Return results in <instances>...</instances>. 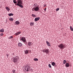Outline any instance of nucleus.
<instances>
[{"mask_svg": "<svg viewBox=\"0 0 73 73\" xmlns=\"http://www.w3.org/2000/svg\"><path fill=\"white\" fill-rule=\"evenodd\" d=\"M23 4V1L21 0H18L17 1V4L16 5L18 6H19L21 7L22 8H23V6L22 5Z\"/></svg>", "mask_w": 73, "mask_h": 73, "instance_id": "nucleus-1", "label": "nucleus"}, {"mask_svg": "<svg viewBox=\"0 0 73 73\" xmlns=\"http://www.w3.org/2000/svg\"><path fill=\"white\" fill-rule=\"evenodd\" d=\"M13 59V62H14V63H16L17 62V61L19 60V57L18 56H15L14 57Z\"/></svg>", "mask_w": 73, "mask_h": 73, "instance_id": "nucleus-2", "label": "nucleus"}, {"mask_svg": "<svg viewBox=\"0 0 73 73\" xmlns=\"http://www.w3.org/2000/svg\"><path fill=\"white\" fill-rule=\"evenodd\" d=\"M20 40L22 41L24 43L25 45L27 44V40L25 37H23L20 38Z\"/></svg>", "mask_w": 73, "mask_h": 73, "instance_id": "nucleus-3", "label": "nucleus"}, {"mask_svg": "<svg viewBox=\"0 0 73 73\" xmlns=\"http://www.w3.org/2000/svg\"><path fill=\"white\" fill-rule=\"evenodd\" d=\"M58 46L59 48H60L61 49H64V48H65V46L63 43L60 44L58 45Z\"/></svg>", "mask_w": 73, "mask_h": 73, "instance_id": "nucleus-4", "label": "nucleus"}, {"mask_svg": "<svg viewBox=\"0 0 73 73\" xmlns=\"http://www.w3.org/2000/svg\"><path fill=\"white\" fill-rule=\"evenodd\" d=\"M39 10V7H34L32 9V11H36L37 12Z\"/></svg>", "mask_w": 73, "mask_h": 73, "instance_id": "nucleus-5", "label": "nucleus"}, {"mask_svg": "<svg viewBox=\"0 0 73 73\" xmlns=\"http://www.w3.org/2000/svg\"><path fill=\"white\" fill-rule=\"evenodd\" d=\"M43 52L46 53V54H48L49 52V50L48 48L44 49L43 50Z\"/></svg>", "mask_w": 73, "mask_h": 73, "instance_id": "nucleus-6", "label": "nucleus"}, {"mask_svg": "<svg viewBox=\"0 0 73 73\" xmlns=\"http://www.w3.org/2000/svg\"><path fill=\"white\" fill-rule=\"evenodd\" d=\"M29 68H30V66L29 65L26 66L25 68V69L26 71H29Z\"/></svg>", "mask_w": 73, "mask_h": 73, "instance_id": "nucleus-7", "label": "nucleus"}, {"mask_svg": "<svg viewBox=\"0 0 73 73\" xmlns=\"http://www.w3.org/2000/svg\"><path fill=\"white\" fill-rule=\"evenodd\" d=\"M65 66L66 67H69V66H72V65H69V64L68 63H66L65 64Z\"/></svg>", "mask_w": 73, "mask_h": 73, "instance_id": "nucleus-8", "label": "nucleus"}, {"mask_svg": "<svg viewBox=\"0 0 73 73\" xmlns=\"http://www.w3.org/2000/svg\"><path fill=\"white\" fill-rule=\"evenodd\" d=\"M20 33H21V32L19 31L15 33V36H17V35H20Z\"/></svg>", "mask_w": 73, "mask_h": 73, "instance_id": "nucleus-9", "label": "nucleus"}, {"mask_svg": "<svg viewBox=\"0 0 73 73\" xmlns=\"http://www.w3.org/2000/svg\"><path fill=\"white\" fill-rule=\"evenodd\" d=\"M39 20H40V17H37V18H36L35 19V21L36 22V21H38Z\"/></svg>", "mask_w": 73, "mask_h": 73, "instance_id": "nucleus-10", "label": "nucleus"}, {"mask_svg": "<svg viewBox=\"0 0 73 73\" xmlns=\"http://www.w3.org/2000/svg\"><path fill=\"white\" fill-rule=\"evenodd\" d=\"M18 46L19 47H21V46H23V44L20 42L18 44Z\"/></svg>", "mask_w": 73, "mask_h": 73, "instance_id": "nucleus-11", "label": "nucleus"}, {"mask_svg": "<svg viewBox=\"0 0 73 73\" xmlns=\"http://www.w3.org/2000/svg\"><path fill=\"white\" fill-rule=\"evenodd\" d=\"M46 42L48 46H50V43L48 41H46Z\"/></svg>", "mask_w": 73, "mask_h": 73, "instance_id": "nucleus-12", "label": "nucleus"}, {"mask_svg": "<svg viewBox=\"0 0 73 73\" xmlns=\"http://www.w3.org/2000/svg\"><path fill=\"white\" fill-rule=\"evenodd\" d=\"M29 50H26L25 52V54H28V53H29Z\"/></svg>", "mask_w": 73, "mask_h": 73, "instance_id": "nucleus-13", "label": "nucleus"}, {"mask_svg": "<svg viewBox=\"0 0 73 73\" xmlns=\"http://www.w3.org/2000/svg\"><path fill=\"white\" fill-rule=\"evenodd\" d=\"M15 24L16 25H19L20 24V22L19 21H17L15 22Z\"/></svg>", "mask_w": 73, "mask_h": 73, "instance_id": "nucleus-14", "label": "nucleus"}, {"mask_svg": "<svg viewBox=\"0 0 73 73\" xmlns=\"http://www.w3.org/2000/svg\"><path fill=\"white\" fill-rule=\"evenodd\" d=\"M33 44L32 43L30 42H29L28 43V45H29V46H32V45Z\"/></svg>", "mask_w": 73, "mask_h": 73, "instance_id": "nucleus-15", "label": "nucleus"}, {"mask_svg": "<svg viewBox=\"0 0 73 73\" xmlns=\"http://www.w3.org/2000/svg\"><path fill=\"white\" fill-rule=\"evenodd\" d=\"M6 9H7V11H8V12H9V11H10V9H9V8H8V7H6Z\"/></svg>", "mask_w": 73, "mask_h": 73, "instance_id": "nucleus-16", "label": "nucleus"}, {"mask_svg": "<svg viewBox=\"0 0 73 73\" xmlns=\"http://www.w3.org/2000/svg\"><path fill=\"white\" fill-rule=\"evenodd\" d=\"M4 32V29H1L0 30V32H2V33H3Z\"/></svg>", "mask_w": 73, "mask_h": 73, "instance_id": "nucleus-17", "label": "nucleus"}, {"mask_svg": "<svg viewBox=\"0 0 73 73\" xmlns=\"http://www.w3.org/2000/svg\"><path fill=\"white\" fill-rule=\"evenodd\" d=\"M14 20V19L13 18H9V20L10 21H13Z\"/></svg>", "mask_w": 73, "mask_h": 73, "instance_id": "nucleus-18", "label": "nucleus"}, {"mask_svg": "<svg viewBox=\"0 0 73 73\" xmlns=\"http://www.w3.org/2000/svg\"><path fill=\"white\" fill-rule=\"evenodd\" d=\"M8 15L9 16H13V14L11 13H10V14H8Z\"/></svg>", "mask_w": 73, "mask_h": 73, "instance_id": "nucleus-19", "label": "nucleus"}, {"mask_svg": "<svg viewBox=\"0 0 73 73\" xmlns=\"http://www.w3.org/2000/svg\"><path fill=\"white\" fill-rule=\"evenodd\" d=\"M70 30H71V31H73V27H72L70 26Z\"/></svg>", "mask_w": 73, "mask_h": 73, "instance_id": "nucleus-20", "label": "nucleus"}, {"mask_svg": "<svg viewBox=\"0 0 73 73\" xmlns=\"http://www.w3.org/2000/svg\"><path fill=\"white\" fill-rule=\"evenodd\" d=\"M52 66H54L55 65H56V63H54V62H53L52 63Z\"/></svg>", "mask_w": 73, "mask_h": 73, "instance_id": "nucleus-21", "label": "nucleus"}, {"mask_svg": "<svg viewBox=\"0 0 73 73\" xmlns=\"http://www.w3.org/2000/svg\"><path fill=\"white\" fill-rule=\"evenodd\" d=\"M63 64H65L66 62V60H63Z\"/></svg>", "mask_w": 73, "mask_h": 73, "instance_id": "nucleus-22", "label": "nucleus"}, {"mask_svg": "<svg viewBox=\"0 0 73 73\" xmlns=\"http://www.w3.org/2000/svg\"><path fill=\"white\" fill-rule=\"evenodd\" d=\"M37 3H35L34 4L33 6L34 7H36L37 6Z\"/></svg>", "mask_w": 73, "mask_h": 73, "instance_id": "nucleus-23", "label": "nucleus"}, {"mask_svg": "<svg viewBox=\"0 0 73 73\" xmlns=\"http://www.w3.org/2000/svg\"><path fill=\"white\" fill-rule=\"evenodd\" d=\"M34 61H38V59L37 58H34Z\"/></svg>", "mask_w": 73, "mask_h": 73, "instance_id": "nucleus-24", "label": "nucleus"}, {"mask_svg": "<svg viewBox=\"0 0 73 73\" xmlns=\"http://www.w3.org/2000/svg\"><path fill=\"white\" fill-rule=\"evenodd\" d=\"M8 38L9 39H11V38H13V36H11L9 37Z\"/></svg>", "mask_w": 73, "mask_h": 73, "instance_id": "nucleus-25", "label": "nucleus"}, {"mask_svg": "<svg viewBox=\"0 0 73 73\" xmlns=\"http://www.w3.org/2000/svg\"><path fill=\"white\" fill-rule=\"evenodd\" d=\"M32 16L33 17H36V16L34 14H32Z\"/></svg>", "mask_w": 73, "mask_h": 73, "instance_id": "nucleus-26", "label": "nucleus"}, {"mask_svg": "<svg viewBox=\"0 0 73 73\" xmlns=\"http://www.w3.org/2000/svg\"><path fill=\"white\" fill-rule=\"evenodd\" d=\"M34 23H30V25L31 26H32V25H33Z\"/></svg>", "mask_w": 73, "mask_h": 73, "instance_id": "nucleus-27", "label": "nucleus"}, {"mask_svg": "<svg viewBox=\"0 0 73 73\" xmlns=\"http://www.w3.org/2000/svg\"><path fill=\"white\" fill-rule=\"evenodd\" d=\"M48 66L49 67V68H52V66H51V65H50V64H48Z\"/></svg>", "mask_w": 73, "mask_h": 73, "instance_id": "nucleus-28", "label": "nucleus"}, {"mask_svg": "<svg viewBox=\"0 0 73 73\" xmlns=\"http://www.w3.org/2000/svg\"><path fill=\"white\" fill-rule=\"evenodd\" d=\"M12 72L13 73H15V70H13V71H12Z\"/></svg>", "mask_w": 73, "mask_h": 73, "instance_id": "nucleus-29", "label": "nucleus"}, {"mask_svg": "<svg viewBox=\"0 0 73 73\" xmlns=\"http://www.w3.org/2000/svg\"><path fill=\"white\" fill-rule=\"evenodd\" d=\"M13 1V3H14V4H17V2L15 1Z\"/></svg>", "mask_w": 73, "mask_h": 73, "instance_id": "nucleus-30", "label": "nucleus"}, {"mask_svg": "<svg viewBox=\"0 0 73 73\" xmlns=\"http://www.w3.org/2000/svg\"><path fill=\"white\" fill-rule=\"evenodd\" d=\"M59 8H57V9H56V11H59Z\"/></svg>", "mask_w": 73, "mask_h": 73, "instance_id": "nucleus-31", "label": "nucleus"}, {"mask_svg": "<svg viewBox=\"0 0 73 73\" xmlns=\"http://www.w3.org/2000/svg\"><path fill=\"white\" fill-rule=\"evenodd\" d=\"M3 33H1V36H3Z\"/></svg>", "mask_w": 73, "mask_h": 73, "instance_id": "nucleus-32", "label": "nucleus"}, {"mask_svg": "<svg viewBox=\"0 0 73 73\" xmlns=\"http://www.w3.org/2000/svg\"><path fill=\"white\" fill-rule=\"evenodd\" d=\"M46 5H44V7H45Z\"/></svg>", "mask_w": 73, "mask_h": 73, "instance_id": "nucleus-33", "label": "nucleus"}, {"mask_svg": "<svg viewBox=\"0 0 73 73\" xmlns=\"http://www.w3.org/2000/svg\"><path fill=\"white\" fill-rule=\"evenodd\" d=\"M46 8H45L44 9V10L45 11H46Z\"/></svg>", "mask_w": 73, "mask_h": 73, "instance_id": "nucleus-34", "label": "nucleus"}, {"mask_svg": "<svg viewBox=\"0 0 73 73\" xmlns=\"http://www.w3.org/2000/svg\"><path fill=\"white\" fill-rule=\"evenodd\" d=\"M16 1V0H13V1Z\"/></svg>", "mask_w": 73, "mask_h": 73, "instance_id": "nucleus-35", "label": "nucleus"}, {"mask_svg": "<svg viewBox=\"0 0 73 73\" xmlns=\"http://www.w3.org/2000/svg\"><path fill=\"white\" fill-rule=\"evenodd\" d=\"M9 56V55H7V57H8V56Z\"/></svg>", "mask_w": 73, "mask_h": 73, "instance_id": "nucleus-36", "label": "nucleus"}, {"mask_svg": "<svg viewBox=\"0 0 73 73\" xmlns=\"http://www.w3.org/2000/svg\"><path fill=\"white\" fill-rule=\"evenodd\" d=\"M15 54V53H13V55H14Z\"/></svg>", "mask_w": 73, "mask_h": 73, "instance_id": "nucleus-37", "label": "nucleus"}, {"mask_svg": "<svg viewBox=\"0 0 73 73\" xmlns=\"http://www.w3.org/2000/svg\"><path fill=\"white\" fill-rule=\"evenodd\" d=\"M12 61V59H11Z\"/></svg>", "mask_w": 73, "mask_h": 73, "instance_id": "nucleus-38", "label": "nucleus"}]
</instances>
